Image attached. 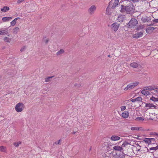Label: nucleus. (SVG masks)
<instances>
[{"label":"nucleus","instance_id":"a878e982","mask_svg":"<svg viewBox=\"0 0 158 158\" xmlns=\"http://www.w3.org/2000/svg\"><path fill=\"white\" fill-rule=\"evenodd\" d=\"M8 33V31L6 30L0 31V35H6Z\"/></svg>","mask_w":158,"mask_h":158},{"label":"nucleus","instance_id":"b1692460","mask_svg":"<svg viewBox=\"0 0 158 158\" xmlns=\"http://www.w3.org/2000/svg\"><path fill=\"white\" fill-rule=\"evenodd\" d=\"M0 150L1 152H5L6 151V148L3 146H0Z\"/></svg>","mask_w":158,"mask_h":158},{"label":"nucleus","instance_id":"4468645a","mask_svg":"<svg viewBox=\"0 0 158 158\" xmlns=\"http://www.w3.org/2000/svg\"><path fill=\"white\" fill-rule=\"evenodd\" d=\"M111 140L113 141H117L120 139V137L118 136L113 135L110 138Z\"/></svg>","mask_w":158,"mask_h":158},{"label":"nucleus","instance_id":"ea45409f","mask_svg":"<svg viewBox=\"0 0 158 158\" xmlns=\"http://www.w3.org/2000/svg\"><path fill=\"white\" fill-rule=\"evenodd\" d=\"M74 86L78 87H79L81 86V85L80 83H75Z\"/></svg>","mask_w":158,"mask_h":158},{"label":"nucleus","instance_id":"bb28decb","mask_svg":"<svg viewBox=\"0 0 158 158\" xmlns=\"http://www.w3.org/2000/svg\"><path fill=\"white\" fill-rule=\"evenodd\" d=\"M150 100L154 102H156L158 101V98H155V97L152 96L150 98Z\"/></svg>","mask_w":158,"mask_h":158},{"label":"nucleus","instance_id":"49530a36","mask_svg":"<svg viewBox=\"0 0 158 158\" xmlns=\"http://www.w3.org/2000/svg\"><path fill=\"white\" fill-rule=\"evenodd\" d=\"M131 2H138L139 0H129Z\"/></svg>","mask_w":158,"mask_h":158},{"label":"nucleus","instance_id":"f03ea898","mask_svg":"<svg viewBox=\"0 0 158 158\" xmlns=\"http://www.w3.org/2000/svg\"><path fill=\"white\" fill-rule=\"evenodd\" d=\"M24 108V105L22 102H19L16 104L15 109L17 112H21Z\"/></svg>","mask_w":158,"mask_h":158},{"label":"nucleus","instance_id":"7ed1b4c3","mask_svg":"<svg viewBox=\"0 0 158 158\" xmlns=\"http://www.w3.org/2000/svg\"><path fill=\"white\" fill-rule=\"evenodd\" d=\"M119 2V0H114V2L112 0L110 2L109 5L107 8L106 10L107 11L110 7L113 9L115 8L118 5Z\"/></svg>","mask_w":158,"mask_h":158},{"label":"nucleus","instance_id":"a211bd4d","mask_svg":"<svg viewBox=\"0 0 158 158\" xmlns=\"http://www.w3.org/2000/svg\"><path fill=\"white\" fill-rule=\"evenodd\" d=\"M113 149L115 151H121L123 150L122 147L114 146L113 147Z\"/></svg>","mask_w":158,"mask_h":158},{"label":"nucleus","instance_id":"f704fd0d","mask_svg":"<svg viewBox=\"0 0 158 158\" xmlns=\"http://www.w3.org/2000/svg\"><path fill=\"white\" fill-rule=\"evenodd\" d=\"M128 144V143L126 141H124L123 142V144L122 145V148L123 147H124L126 146Z\"/></svg>","mask_w":158,"mask_h":158},{"label":"nucleus","instance_id":"412c9836","mask_svg":"<svg viewBox=\"0 0 158 158\" xmlns=\"http://www.w3.org/2000/svg\"><path fill=\"white\" fill-rule=\"evenodd\" d=\"M64 52V50L63 49H61L56 53V55L59 56L63 54Z\"/></svg>","mask_w":158,"mask_h":158},{"label":"nucleus","instance_id":"473e14b6","mask_svg":"<svg viewBox=\"0 0 158 158\" xmlns=\"http://www.w3.org/2000/svg\"><path fill=\"white\" fill-rule=\"evenodd\" d=\"M16 23V21L14 19L11 23L10 24L12 26H14L15 25Z\"/></svg>","mask_w":158,"mask_h":158},{"label":"nucleus","instance_id":"603ef678","mask_svg":"<svg viewBox=\"0 0 158 158\" xmlns=\"http://www.w3.org/2000/svg\"><path fill=\"white\" fill-rule=\"evenodd\" d=\"M153 24H151L150 25H148V26H153Z\"/></svg>","mask_w":158,"mask_h":158},{"label":"nucleus","instance_id":"c756f323","mask_svg":"<svg viewBox=\"0 0 158 158\" xmlns=\"http://www.w3.org/2000/svg\"><path fill=\"white\" fill-rule=\"evenodd\" d=\"M21 143V142L19 141L18 142H15L14 143V145L15 147H17Z\"/></svg>","mask_w":158,"mask_h":158},{"label":"nucleus","instance_id":"e433bc0d","mask_svg":"<svg viewBox=\"0 0 158 158\" xmlns=\"http://www.w3.org/2000/svg\"><path fill=\"white\" fill-rule=\"evenodd\" d=\"M150 139V141H151V144H154L156 142L155 140V139L154 138H151Z\"/></svg>","mask_w":158,"mask_h":158},{"label":"nucleus","instance_id":"20e7f679","mask_svg":"<svg viewBox=\"0 0 158 158\" xmlns=\"http://www.w3.org/2000/svg\"><path fill=\"white\" fill-rule=\"evenodd\" d=\"M139 84V82H135L132 83L128 84L127 87L124 89V90L126 91L128 89H131L134 88L136 86H137Z\"/></svg>","mask_w":158,"mask_h":158},{"label":"nucleus","instance_id":"dca6fc26","mask_svg":"<svg viewBox=\"0 0 158 158\" xmlns=\"http://www.w3.org/2000/svg\"><path fill=\"white\" fill-rule=\"evenodd\" d=\"M151 19L150 17H142L141 18V20L143 23H145L150 21Z\"/></svg>","mask_w":158,"mask_h":158},{"label":"nucleus","instance_id":"393cba45","mask_svg":"<svg viewBox=\"0 0 158 158\" xmlns=\"http://www.w3.org/2000/svg\"><path fill=\"white\" fill-rule=\"evenodd\" d=\"M140 128L137 127H131V129L132 131H139L140 130Z\"/></svg>","mask_w":158,"mask_h":158},{"label":"nucleus","instance_id":"72a5a7b5","mask_svg":"<svg viewBox=\"0 0 158 158\" xmlns=\"http://www.w3.org/2000/svg\"><path fill=\"white\" fill-rule=\"evenodd\" d=\"M136 101L141 102L142 99L140 97H139L135 98Z\"/></svg>","mask_w":158,"mask_h":158},{"label":"nucleus","instance_id":"a18cd8bd","mask_svg":"<svg viewBox=\"0 0 158 158\" xmlns=\"http://www.w3.org/2000/svg\"><path fill=\"white\" fill-rule=\"evenodd\" d=\"M151 135H156V136L158 135V133L156 132H152L151 134Z\"/></svg>","mask_w":158,"mask_h":158},{"label":"nucleus","instance_id":"2f4dec72","mask_svg":"<svg viewBox=\"0 0 158 158\" xmlns=\"http://www.w3.org/2000/svg\"><path fill=\"white\" fill-rule=\"evenodd\" d=\"M135 120L139 121H143L144 120V119L143 118L141 117H138L136 118Z\"/></svg>","mask_w":158,"mask_h":158},{"label":"nucleus","instance_id":"f8f14e48","mask_svg":"<svg viewBox=\"0 0 158 158\" xmlns=\"http://www.w3.org/2000/svg\"><path fill=\"white\" fill-rule=\"evenodd\" d=\"M156 28L152 27H149L146 29V31L148 34L151 33Z\"/></svg>","mask_w":158,"mask_h":158},{"label":"nucleus","instance_id":"39448f33","mask_svg":"<svg viewBox=\"0 0 158 158\" xmlns=\"http://www.w3.org/2000/svg\"><path fill=\"white\" fill-rule=\"evenodd\" d=\"M138 24L137 20L135 18L131 19L128 23V27L129 28H134L135 26Z\"/></svg>","mask_w":158,"mask_h":158},{"label":"nucleus","instance_id":"cd10ccee","mask_svg":"<svg viewBox=\"0 0 158 158\" xmlns=\"http://www.w3.org/2000/svg\"><path fill=\"white\" fill-rule=\"evenodd\" d=\"M158 149V145L156 146V147H152L151 148H150L149 149H148V150H150V151H156L157 149Z\"/></svg>","mask_w":158,"mask_h":158},{"label":"nucleus","instance_id":"f3484780","mask_svg":"<svg viewBox=\"0 0 158 158\" xmlns=\"http://www.w3.org/2000/svg\"><path fill=\"white\" fill-rule=\"evenodd\" d=\"M12 19L11 17H4L2 18V20L3 22H6L9 21Z\"/></svg>","mask_w":158,"mask_h":158},{"label":"nucleus","instance_id":"864d4df0","mask_svg":"<svg viewBox=\"0 0 158 158\" xmlns=\"http://www.w3.org/2000/svg\"><path fill=\"white\" fill-rule=\"evenodd\" d=\"M156 92L158 94V90H156Z\"/></svg>","mask_w":158,"mask_h":158},{"label":"nucleus","instance_id":"5701e85b","mask_svg":"<svg viewBox=\"0 0 158 158\" xmlns=\"http://www.w3.org/2000/svg\"><path fill=\"white\" fill-rule=\"evenodd\" d=\"M5 42L9 43L11 40L10 38H9L7 37H5L3 38Z\"/></svg>","mask_w":158,"mask_h":158},{"label":"nucleus","instance_id":"aec40b11","mask_svg":"<svg viewBox=\"0 0 158 158\" xmlns=\"http://www.w3.org/2000/svg\"><path fill=\"white\" fill-rule=\"evenodd\" d=\"M131 67L134 68H136L138 67L139 64L136 62H133L130 64Z\"/></svg>","mask_w":158,"mask_h":158},{"label":"nucleus","instance_id":"3c124183","mask_svg":"<svg viewBox=\"0 0 158 158\" xmlns=\"http://www.w3.org/2000/svg\"><path fill=\"white\" fill-rule=\"evenodd\" d=\"M20 18L19 17H17L15 19L16 21V20L18 19H19Z\"/></svg>","mask_w":158,"mask_h":158},{"label":"nucleus","instance_id":"f257e3e1","mask_svg":"<svg viewBox=\"0 0 158 158\" xmlns=\"http://www.w3.org/2000/svg\"><path fill=\"white\" fill-rule=\"evenodd\" d=\"M120 11L122 13L125 11L127 13L130 14L134 12V7L132 3H130L128 6H122Z\"/></svg>","mask_w":158,"mask_h":158},{"label":"nucleus","instance_id":"9d476101","mask_svg":"<svg viewBox=\"0 0 158 158\" xmlns=\"http://www.w3.org/2000/svg\"><path fill=\"white\" fill-rule=\"evenodd\" d=\"M140 91L142 94L144 95H149L151 94V93L146 90L144 87L143 88L142 90H140Z\"/></svg>","mask_w":158,"mask_h":158},{"label":"nucleus","instance_id":"6e6552de","mask_svg":"<svg viewBox=\"0 0 158 158\" xmlns=\"http://www.w3.org/2000/svg\"><path fill=\"white\" fill-rule=\"evenodd\" d=\"M96 10V7L94 5L92 6L89 9L88 11L90 15H93Z\"/></svg>","mask_w":158,"mask_h":158},{"label":"nucleus","instance_id":"c85d7f7f","mask_svg":"<svg viewBox=\"0 0 158 158\" xmlns=\"http://www.w3.org/2000/svg\"><path fill=\"white\" fill-rule=\"evenodd\" d=\"M145 26L144 25L140 24L139 25L137 28V30H139L140 29H142Z\"/></svg>","mask_w":158,"mask_h":158},{"label":"nucleus","instance_id":"c03bdc74","mask_svg":"<svg viewBox=\"0 0 158 158\" xmlns=\"http://www.w3.org/2000/svg\"><path fill=\"white\" fill-rule=\"evenodd\" d=\"M153 22L155 23H158V19H154L152 20Z\"/></svg>","mask_w":158,"mask_h":158},{"label":"nucleus","instance_id":"0eeeda50","mask_svg":"<svg viewBox=\"0 0 158 158\" xmlns=\"http://www.w3.org/2000/svg\"><path fill=\"white\" fill-rule=\"evenodd\" d=\"M144 87L147 91H152L155 89H158V86H157L156 85H150L149 86L145 87Z\"/></svg>","mask_w":158,"mask_h":158},{"label":"nucleus","instance_id":"09e8293b","mask_svg":"<svg viewBox=\"0 0 158 158\" xmlns=\"http://www.w3.org/2000/svg\"><path fill=\"white\" fill-rule=\"evenodd\" d=\"M131 101L133 102H136L135 98L131 99Z\"/></svg>","mask_w":158,"mask_h":158},{"label":"nucleus","instance_id":"de8ad7c7","mask_svg":"<svg viewBox=\"0 0 158 158\" xmlns=\"http://www.w3.org/2000/svg\"><path fill=\"white\" fill-rule=\"evenodd\" d=\"M140 147L139 146H138L137 148H136V150L138 151H140Z\"/></svg>","mask_w":158,"mask_h":158},{"label":"nucleus","instance_id":"2eb2a0df","mask_svg":"<svg viewBox=\"0 0 158 158\" xmlns=\"http://www.w3.org/2000/svg\"><path fill=\"white\" fill-rule=\"evenodd\" d=\"M129 115V113L128 111H125L122 114V117L124 118H127Z\"/></svg>","mask_w":158,"mask_h":158},{"label":"nucleus","instance_id":"423d86ee","mask_svg":"<svg viewBox=\"0 0 158 158\" xmlns=\"http://www.w3.org/2000/svg\"><path fill=\"white\" fill-rule=\"evenodd\" d=\"M119 25V24L115 22L111 24L110 25V28L112 31L114 32H116L118 30Z\"/></svg>","mask_w":158,"mask_h":158},{"label":"nucleus","instance_id":"4d7b16f0","mask_svg":"<svg viewBox=\"0 0 158 158\" xmlns=\"http://www.w3.org/2000/svg\"><path fill=\"white\" fill-rule=\"evenodd\" d=\"M108 56H110V55H109Z\"/></svg>","mask_w":158,"mask_h":158},{"label":"nucleus","instance_id":"58836bf2","mask_svg":"<svg viewBox=\"0 0 158 158\" xmlns=\"http://www.w3.org/2000/svg\"><path fill=\"white\" fill-rule=\"evenodd\" d=\"M26 49V47L25 46H24L22 47L20 49V51L21 52H23Z\"/></svg>","mask_w":158,"mask_h":158},{"label":"nucleus","instance_id":"c9c22d12","mask_svg":"<svg viewBox=\"0 0 158 158\" xmlns=\"http://www.w3.org/2000/svg\"><path fill=\"white\" fill-rule=\"evenodd\" d=\"M19 29V28L18 27H15L13 30V32L15 33H17Z\"/></svg>","mask_w":158,"mask_h":158},{"label":"nucleus","instance_id":"6e6d98bb","mask_svg":"<svg viewBox=\"0 0 158 158\" xmlns=\"http://www.w3.org/2000/svg\"><path fill=\"white\" fill-rule=\"evenodd\" d=\"M2 77V76L0 75V79Z\"/></svg>","mask_w":158,"mask_h":158},{"label":"nucleus","instance_id":"a19ab883","mask_svg":"<svg viewBox=\"0 0 158 158\" xmlns=\"http://www.w3.org/2000/svg\"><path fill=\"white\" fill-rule=\"evenodd\" d=\"M61 142V140L60 139L58 140V141L55 142V143L56 144H60Z\"/></svg>","mask_w":158,"mask_h":158},{"label":"nucleus","instance_id":"79ce46f5","mask_svg":"<svg viewBox=\"0 0 158 158\" xmlns=\"http://www.w3.org/2000/svg\"><path fill=\"white\" fill-rule=\"evenodd\" d=\"M122 158H125L126 156H127V155H126L123 153H122Z\"/></svg>","mask_w":158,"mask_h":158},{"label":"nucleus","instance_id":"37998d69","mask_svg":"<svg viewBox=\"0 0 158 158\" xmlns=\"http://www.w3.org/2000/svg\"><path fill=\"white\" fill-rule=\"evenodd\" d=\"M24 0H18V1H17V3L19 4Z\"/></svg>","mask_w":158,"mask_h":158},{"label":"nucleus","instance_id":"ddd939ff","mask_svg":"<svg viewBox=\"0 0 158 158\" xmlns=\"http://www.w3.org/2000/svg\"><path fill=\"white\" fill-rule=\"evenodd\" d=\"M125 18V16L124 15H119L117 19V20L119 22H122Z\"/></svg>","mask_w":158,"mask_h":158},{"label":"nucleus","instance_id":"4be33fe9","mask_svg":"<svg viewBox=\"0 0 158 158\" xmlns=\"http://www.w3.org/2000/svg\"><path fill=\"white\" fill-rule=\"evenodd\" d=\"M150 138H145L144 139V141L146 143L148 144H151V141Z\"/></svg>","mask_w":158,"mask_h":158},{"label":"nucleus","instance_id":"9b49d317","mask_svg":"<svg viewBox=\"0 0 158 158\" xmlns=\"http://www.w3.org/2000/svg\"><path fill=\"white\" fill-rule=\"evenodd\" d=\"M143 35L142 32H139L137 33L136 34H134L133 35V37L134 38L138 39L139 37H141Z\"/></svg>","mask_w":158,"mask_h":158},{"label":"nucleus","instance_id":"1a4fd4ad","mask_svg":"<svg viewBox=\"0 0 158 158\" xmlns=\"http://www.w3.org/2000/svg\"><path fill=\"white\" fill-rule=\"evenodd\" d=\"M145 107L147 108V109H155L156 107V106L150 103H146Z\"/></svg>","mask_w":158,"mask_h":158},{"label":"nucleus","instance_id":"8fccbe9b","mask_svg":"<svg viewBox=\"0 0 158 158\" xmlns=\"http://www.w3.org/2000/svg\"><path fill=\"white\" fill-rule=\"evenodd\" d=\"M49 40L48 39H46V40L45 41V43L47 44L48 41Z\"/></svg>","mask_w":158,"mask_h":158},{"label":"nucleus","instance_id":"5fc2aeb1","mask_svg":"<svg viewBox=\"0 0 158 158\" xmlns=\"http://www.w3.org/2000/svg\"><path fill=\"white\" fill-rule=\"evenodd\" d=\"M156 138L157 139V140H158V135L157 136H156Z\"/></svg>","mask_w":158,"mask_h":158},{"label":"nucleus","instance_id":"6ab92c4d","mask_svg":"<svg viewBox=\"0 0 158 158\" xmlns=\"http://www.w3.org/2000/svg\"><path fill=\"white\" fill-rule=\"evenodd\" d=\"M10 8L9 7L7 6H4L3 8L1 9V11L2 12H6L9 10Z\"/></svg>","mask_w":158,"mask_h":158},{"label":"nucleus","instance_id":"4c0bfd02","mask_svg":"<svg viewBox=\"0 0 158 158\" xmlns=\"http://www.w3.org/2000/svg\"><path fill=\"white\" fill-rule=\"evenodd\" d=\"M120 108L121 111H124L126 109V106H123L120 107Z\"/></svg>","mask_w":158,"mask_h":158},{"label":"nucleus","instance_id":"7c9ffc66","mask_svg":"<svg viewBox=\"0 0 158 158\" xmlns=\"http://www.w3.org/2000/svg\"><path fill=\"white\" fill-rule=\"evenodd\" d=\"M53 76L45 78V81L46 82H48L50 81V79L52 78Z\"/></svg>","mask_w":158,"mask_h":158}]
</instances>
